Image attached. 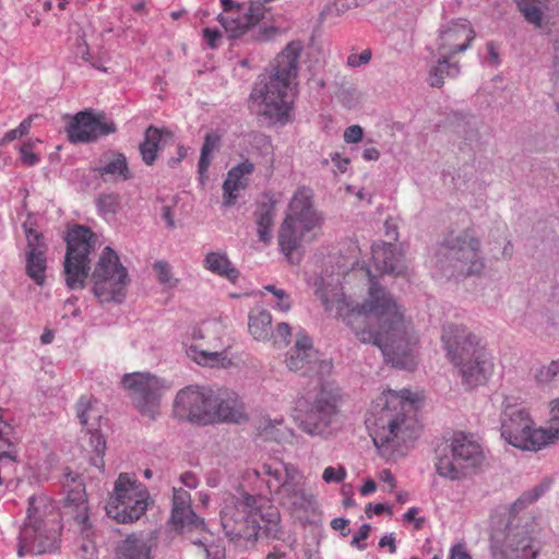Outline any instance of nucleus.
I'll use <instances>...</instances> for the list:
<instances>
[{"mask_svg": "<svg viewBox=\"0 0 559 559\" xmlns=\"http://www.w3.org/2000/svg\"><path fill=\"white\" fill-rule=\"evenodd\" d=\"M211 404L213 409H210L209 423L218 420L239 424L246 418L236 395L226 390H213Z\"/></svg>", "mask_w": 559, "mask_h": 559, "instance_id": "24", "label": "nucleus"}, {"mask_svg": "<svg viewBox=\"0 0 559 559\" xmlns=\"http://www.w3.org/2000/svg\"><path fill=\"white\" fill-rule=\"evenodd\" d=\"M93 293L100 302H121L126 296L128 271L110 247H106L92 273Z\"/></svg>", "mask_w": 559, "mask_h": 559, "instance_id": "12", "label": "nucleus"}, {"mask_svg": "<svg viewBox=\"0 0 559 559\" xmlns=\"http://www.w3.org/2000/svg\"><path fill=\"white\" fill-rule=\"evenodd\" d=\"M281 515L276 508L265 511L240 510L238 506H226L221 511V523L225 535L240 547H247L260 538L280 539Z\"/></svg>", "mask_w": 559, "mask_h": 559, "instance_id": "4", "label": "nucleus"}, {"mask_svg": "<svg viewBox=\"0 0 559 559\" xmlns=\"http://www.w3.org/2000/svg\"><path fill=\"white\" fill-rule=\"evenodd\" d=\"M550 487V483L548 480H544L536 485L534 488L524 491L512 504L510 508V512L512 514H518L520 511L524 510L526 507L537 501Z\"/></svg>", "mask_w": 559, "mask_h": 559, "instance_id": "41", "label": "nucleus"}, {"mask_svg": "<svg viewBox=\"0 0 559 559\" xmlns=\"http://www.w3.org/2000/svg\"><path fill=\"white\" fill-rule=\"evenodd\" d=\"M285 364L289 371L311 378V383L326 379L333 368L332 361L323 359L304 333L297 334L294 346L286 353Z\"/></svg>", "mask_w": 559, "mask_h": 559, "instance_id": "14", "label": "nucleus"}, {"mask_svg": "<svg viewBox=\"0 0 559 559\" xmlns=\"http://www.w3.org/2000/svg\"><path fill=\"white\" fill-rule=\"evenodd\" d=\"M255 502H257L255 497H253L251 495H245L241 500H238V501L231 502V503H227L226 506H238L240 510H246L247 512L263 511L260 508L259 509L254 508Z\"/></svg>", "mask_w": 559, "mask_h": 559, "instance_id": "57", "label": "nucleus"}, {"mask_svg": "<svg viewBox=\"0 0 559 559\" xmlns=\"http://www.w3.org/2000/svg\"><path fill=\"white\" fill-rule=\"evenodd\" d=\"M520 12L525 20L535 27H540L543 22V11L539 5L546 0H515Z\"/></svg>", "mask_w": 559, "mask_h": 559, "instance_id": "42", "label": "nucleus"}, {"mask_svg": "<svg viewBox=\"0 0 559 559\" xmlns=\"http://www.w3.org/2000/svg\"><path fill=\"white\" fill-rule=\"evenodd\" d=\"M187 354L197 364L210 367H227L231 361L226 357L225 352H207L200 349L197 345H190Z\"/></svg>", "mask_w": 559, "mask_h": 559, "instance_id": "38", "label": "nucleus"}, {"mask_svg": "<svg viewBox=\"0 0 559 559\" xmlns=\"http://www.w3.org/2000/svg\"><path fill=\"white\" fill-rule=\"evenodd\" d=\"M370 59H371V50L366 49L359 55H356V53L349 55L347 57V64L352 68H357V67L368 63L370 61Z\"/></svg>", "mask_w": 559, "mask_h": 559, "instance_id": "53", "label": "nucleus"}, {"mask_svg": "<svg viewBox=\"0 0 559 559\" xmlns=\"http://www.w3.org/2000/svg\"><path fill=\"white\" fill-rule=\"evenodd\" d=\"M338 100L347 108H353L358 104L359 93L352 86H341L336 92Z\"/></svg>", "mask_w": 559, "mask_h": 559, "instance_id": "46", "label": "nucleus"}, {"mask_svg": "<svg viewBox=\"0 0 559 559\" xmlns=\"http://www.w3.org/2000/svg\"><path fill=\"white\" fill-rule=\"evenodd\" d=\"M147 490L128 474H120L115 483V493L110 497L107 514L120 523H132L144 514L147 508Z\"/></svg>", "mask_w": 559, "mask_h": 559, "instance_id": "13", "label": "nucleus"}, {"mask_svg": "<svg viewBox=\"0 0 559 559\" xmlns=\"http://www.w3.org/2000/svg\"><path fill=\"white\" fill-rule=\"evenodd\" d=\"M203 37L211 48H216L218 47V41L222 37V33L217 28L206 27L203 29Z\"/></svg>", "mask_w": 559, "mask_h": 559, "instance_id": "58", "label": "nucleus"}, {"mask_svg": "<svg viewBox=\"0 0 559 559\" xmlns=\"http://www.w3.org/2000/svg\"><path fill=\"white\" fill-rule=\"evenodd\" d=\"M20 160L26 166L35 164V146L32 142H26L20 146Z\"/></svg>", "mask_w": 559, "mask_h": 559, "instance_id": "51", "label": "nucleus"}, {"mask_svg": "<svg viewBox=\"0 0 559 559\" xmlns=\"http://www.w3.org/2000/svg\"><path fill=\"white\" fill-rule=\"evenodd\" d=\"M254 171V164L245 159L234 166L228 173L223 183V205L229 207L235 204L238 198V191L246 189L248 180L246 176Z\"/></svg>", "mask_w": 559, "mask_h": 559, "instance_id": "28", "label": "nucleus"}, {"mask_svg": "<svg viewBox=\"0 0 559 559\" xmlns=\"http://www.w3.org/2000/svg\"><path fill=\"white\" fill-rule=\"evenodd\" d=\"M165 136H171V132L154 126H150L144 131L143 141L139 145V152L146 166H152L156 162L157 154L162 150L160 143Z\"/></svg>", "mask_w": 559, "mask_h": 559, "instance_id": "32", "label": "nucleus"}, {"mask_svg": "<svg viewBox=\"0 0 559 559\" xmlns=\"http://www.w3.org/2000/svg\"><path fill=\"white\" fill-rule=\"evenodd\" d=\"M76 415L80 424L86 429V432L90 433V445L93 448L94 452L90 462L93 466L103 469V456L106 450V441L97 428L102 418V412L97 407V402L82 396L76 403Z\"/></svg>", "mask_w": 559, "mask_h": 559, "instance_id": "21", "label": "nucleus"}, {"mask_svg": "<svg viewBox=\"0 0 559 559\" xmlns=\"http://www.w3.org/2000/svg\"><path fill=\"white\" fill-rule=\"evenodd\" d=\"M449 559H472V557L462 544H456L451 548Z\"/></svg>", "mask_w": 559, "mask_h": 559, "instance_id": "64", "label": "nucleus"}, {"mask_svg": "<svg viewBox=\"0 0 559 559\" xmlns=\"http://www.w3.org/2000/svg\"><path fill=\"white\" fill-rule=\"evenodd\" d=\"M254 217L258 225L259 240L269 242L271 239V228L274 222V203L269 201L259 204L254 212Z\"/></svg>", "mask_w": 559, "mask_h": 559, "instance_id": "37", "label": "nucleus"}, {"mask_svg": "<svg viewBox=\"0 0 559 559\" xmlns=\"http://www.w3.org/2000/svg\"><path fill=\"white\" fill-rule=\"evenodd\" d=\"M549 427L545 428L548 445L559 440V397L549 404Z\"/></svg>", "mask_w": 559, "mask_h": 559, "instance_id": "43", "label": "nucleus"}, {"mask_svg": "<svg viewBox=\"0 0 559 559\" xmlns=\"http://www.w3.org/2000/svg\"><path fill=\"white\" fill-rule=\"evenodd\" d=\"M457 147L461 152L474 151L480 140L479 131L474 121H462L456 124Z\"/></svg>", "mask_w": 559, "mask_h": 559, "instance_id": "35", "label": "nucleus"}, {"mask_svg": "<svg viewBox=\"0 0 559 559\" xmlns=\"http://www.w3.org/2000/svg\"><path fill=\"white\" fill-rule=\"evenodd\" d=\"M67 490V502L79 507L85 501V487L83 481H79L75 486L64 488Z\"/></svg>", "mask_w": 559, "mask_h": 559, "instance_id": "47", "label": "nucleus"}, {"mask_svg": "<svg viewBox=\"0 0 559 559\" xmlns=\"http://www.w3.org/2000/svg\"><path fill=\"white\" fill-rule=\"evenodd\" d=\"M274 297L276 299V302L274 305V308L276 310L287 312L292 308L289 295L284 289H280V292H277V294Z\"/></svg>", "mask_w": 559, "mask_h": 559, "instance_id": "55", "label": "nucleus"}, {"mask_svg": "<svg viewBox=\"0 0 559 559\" xmlns=\"http://www.w3.org/2000/svg\"><path fill=\"white\" fill-rule=\"evenodd\" d=\"M79 481H83L81 476L70 469H66L62 480L63 488L75 486Z\"/></svg>", "mask_w": 559, "mask_h": 559, "instance_id": "63", "label": "nucleus"}, {"mask_svg": "<svg viewBox=\"0 0 559 559\" xmlns=\"http://www.w3.org/2000/svg\"><path fill=\"white\" fill-rule=\"evenodd\" d=\"M500 431L506 442L523 451H538L548 447L545 428H536L530 413L519 404L503 406Z\"/></svg>", "mask_w": 559, "mask_h": 559, "instance_id": "11", "label": "nucleus"}, {"mask_svg": "<svg viewBox=\"0 0 559 559\" xmlns=\"http://www.w3.org/2000/svg\"><path fill=\"white\" fill-rule=\"evenodd\" d=\"M35 503V497L31 496L28 498V509H27V515L25 519V522L21 528L20 536H19V547H17V555L20 557H23L27 554H31L33 551V545L35 540V523L32 518V509Z\"/></svg>", "mask_w": 559, "mask_h": 559, "instance_id": "36", "label": "nucleus"}, {"mask_svg": "<svg viewBox=\"0 0 559 559\" xmlns=\"http://www.w3.org/2000/svg\"><path fill=\"white\" fill-rule=\"evenodd\" d=\"M370 531H371L370 524H367V523L362 524L359 528L358 534H356L353 537L350 545L359 550H365L367 545L362 544L361 542L368 538Z\"/></svg>", "mask_w": 559, "mask_h": 559, "instance_id": "52", "label": "nucleus"}, {"mask_svg": "<svg viewBox=\"0 0 559 559\" xmlns=\"http://www.w3.org/2000/svg\"><path fill=\"white\" fill-rule=\"evenodd\" d=\"M213 389L200 386H186L180 390L174 401L175 413L178 417L192 423L209 424V414L212 408Z\"/></svg>", "mask_w": 559, "mask_h": 559, "instance_id": "19", "label": "nucleus"}, {"mask_svg": "<svg viewBox=\"0 0 559 559\" xmlns=\"http://www.w3.org/2000/svg\"><path fill=\"white\" fill-rule=\"evenodd\" d=\"M349 521L344 518H335L331 521V527L335 531H340L343 537H346L349 534V530L347 528Z\"/></svg>", "mask_w": 559, "mask_h": 559, "instance_id": "62", "label": "nucleus"}, {"mask_svg": "<svg viewBox=\"0 0 559 559\" xmlns=\"http://www.w3.org/2000/svg\"><path fill=\"white\" fill-rule=\"evenodd\" d=\"M370 436L385 459L404 455L407 443L417 438L418 421L412 392L388 390L373 405Z\"/></svg>", "mask_w": 559, "mask_h": 559, "instance_id": "2", "label": "nucleus"}, {"mask_svg": "<svg viewBox=\"0 0 559 559\" xmlns=\"http://www.w3.org/2000/svg\"><path fill=\"white\" fill-rule=\"evenodd\" d=\"M249 333L257 341H269L272 335V316L262 308H253L248 316Z\"/></svg>", "mask_w": 559, "mask_h": 559, "instance_id": "33", "label": "nucleus"}, {"mask_svg": "<svg viewBox=\"0 0 559 559\" xmlns=\"http://www.w3.org/2000/svg\"><path fill=\"white\" fill-rule=\"evenodd\" d=\"M314 295L326 312L343 318L357 338L365 344L377 345L386 362L395 368L412 370L416 366L413 328L404 318L401 307L390 293L370 281L368 298L359 308L349 309L342 287L321 275L309 280Z\"/></svg>", "mask_w": 559, "mask_h": 559, "instance_id": "1", "label": "nucleus"}, {"mask_svg": "<svg viewBox=\"0 0 559 559\" xmlns=\"http://www.w3.org/2000/svg\"><path fill=\"white\" fill-rule=\"evenodd\" d=\"M204 266L212 273L226 277L235 283L239 277V272L233 266L231 262L223 252H210L204 259Z\"/></svg>", "mask_w": 559, "mask_h": 559, "instance_id": "34", "label": "nucleus"}, {"mask_svg": "<svg viewBox=\"0 0 559 559\" xmlns=\"http://www.w3.org/2000/svg\"><path fill=\"white\" fill-rule=\"evenodd\" d=\"M372 261L381 273L400 274L404 265L402 254L396 251L392 243L381 242L371 247Z\"/></svg>", "mask_w": 559, "mask_h": 559, "instance_id": "29", "label": "nucleus"}, {"mask_svg": "<svg viewBox=\"0 0 559 559\" xmlns=\"http://www.w3.org/2000/svg\"><path fill=\"white\" fill-rule=\"evenodd\" d=\"M323 216L312 204L311 190L299 188L292 198L288 212L278 230V245L290 257L302 241L311 242L323 224Z\"/></svg>", "mask_w": 559, "mask_h": 559, "instance_id": "5", "label": "nucleus"}, {"mask_svg": "<svg viewBox=\"0 0 559 559\" xmlns=\"http://www.w3.org/2000/svg\"><path fill=\"white\" fill-rule=\"evenodd\" d=\"M364 135L362 128L358 124L348 127L344 132V141L346 143H358Z\"/></svg>", "mask_w": 559, "mask_h": 559, "instance_id": "54", "label": "nucleus"}, {"mask_svg": "<svg viewBox=\"0 0 559 559\" xmlns=\"http://www.w3.org/2000/svg\"><path fill=\"white\" fill-rule=\"evenodd\" d=\"M62 516L56 502L37 497V555L56 554L60 549Z\"/></svg>", "mask_w": 559, "mask_h": 559, "instance_id": "17", "label": "nucleus"}, {"mask_svg": "<svg viewBox=\"0 0 559 559\" xmlns=\"http://www.w3.org/2000/svg\"><path fill=\"white\" fill-rule=\"evenodd\" d=\"M346 477V469L343 466H338V468H334L333 466H328L322 474V479L328 483H341Z\"/></svg>", "mask_w": 559, "mask_h": 559, "instance_id": "50", "label": "nucleus"}, {"mask_svg": "<svg viewBox=\"0 0 559 559\" xmlns=\"http://www.w3.org/2000/svg\"><path fill=\"white\" fill-rule=\"evenodd\" d=\"M455 367L462 377L463 385L467 389L486 384L493 371V364L488 359L486 352Z\"/></svg>", "mask_w": 559, "mask_h": 559, "instance_id": "25", "label": "nucleus"}, {"mask_svg": "<svg viewBox=\"0 0 559 559\" xmlns=\"http://www.w3.org/2000/svg\"><path fill=\"white\" fill-rule=\"evenodd\" d=\"M484 452L474 436L455 431L437 449L436 472L450 480H459L474 472L484 462Z\"/></svg>", "mask_w": 559, "mask_h": 559, "instance_id": "8", "label": "nucleus"}, {"mask_svg": "<svg viewBox=\"0 0 559 559\" xmlns=\"http://www.w3.org/2000/svg\"><path fill=\"white\" fill-rule=\"evenodd\" d=\"M278 502L293 512H311L316 508L314 496L307 492L299 472L275 493Z\"/></svg>", "mask_w": 559, "mask_h": 559, "instance_id": "23", "label": "nucleus"}, {"mask_svg": "<svg viewBox=\"0 0 559 559\" xmlns=\"http://www.w3.org/2000/svg\"><path fill=\"white\" fill-rule=\"evenodd\" d=\"M22 228L28 248L26 251V273L32 280H35V218L31 213H27L26 219L22 224Z\"/></svg>", "mask_w": 559, "mask_h": 559, "instance_id": "39", "label": "nucleus"}, {"mask_svg": "<svg viewBox=\"0 0 559 559\" xmlns=\"http://www.w3.org/2000/svg\"><path fill=\"white\" fill-rule=\"evenodd\" d=\"M102 165L95 170L105 180H129L132 174L128 167V160L124 154L116 151H110L103 155Z\"/></svg>", "mask_w": 559, "mask_h": 559, "instance_id": "30", "label": "nucleus"}, {"mask_svg": "<svg viewBox=\"0 0 559 559\" xmlns=\"http://www.w3.org/2000/svg\"><path fill=\"white\" fill-rule=\"evenodd\" d=\"M97 238L91 228L74 225L67 233V252L63 274L70 289H82L91 270V253L95 250Z\"/></svg>", "mask_w": 559, "mask_h": 559, "instance_id": "10", "label": "nucleus"}, {"mask_svg": "<svg viewBox=\"0 0 559 559\" xmlns=\"http://www.w3.org/2000/svg\"><path fill=\"white\" fill-rule=\"evenodd\" d=\"M475 37V33L466 20L451 21L442 26L438 37V55L451 58L457 52L465 51Z\"/></svg>", "mask_w": 559, "mask_h": 559, "instance_id": "22", "label": "nucleus"}, {"mask_svg": "<svg viewBox=\"0 0 559 559\" xmlns=\"http://www.w3.org/2000/svg\"><path fill=\"white\" fill-rule=\"evenodd\" d=\"M123 385L129 390L133 405L143 414L154 418L158 412L160 397L169 385L148 372L126 374Z\"/></svg>", "mask_w": 559, "mask_h": 559, "instance_id": "16", "label": "nucleus"}, {"mask_svg": "<svg viewBox=\"0 0 559 559\" xmlns=\"http://www.w3.org/2000/svg\"><path fill=\"white\" fill-rule=\"evenodd\" d=\"M98 211L106 214H115L120 205V198L117 193H103L96 201Z\"/></svg>", "mask_w": 559, "mask_h": 559, "instance_id": "44", "label": "nucleus"}, {"mask_svg": "<svg viewBox=\"0 0 559 559\" xmlns=\"http://www.w3.org/2000/svg\"><path fill=\"white\" fill-rule=\"evenodd\" d=\"M358 0H335L330 10L334 11L336 14L345 13L346 11L358 7Z\"/></svg>", "mask_w": 559, "mask_h": 559, "instance_id": "56", "label": "nucleus"}, {"mask_svg": "<svg viewBox=\"0 0 559 559\" xmlns=\"http://www.w3.org/2000/svg\"><path fill=\"white\" fill-rule=\"evenodd\" d=\"M67 136L70 143H91L108 134L115 133L117 127L114 121L103 114H94L92 110L79 111L67 126Z\"/></svg>", "mask_w": 559, "mask_h": 559, "instance_id": "18", "label": "nucleus"}, {"mask_svg": "<svg viewBox=\"0 0 559 559\" xmlns=\"http://www.w3.org/2000/svg\"><path fill=\"white\" fill-rule=\"evenodd\" d=\"M543 547L542 528L531 522L510 530L503 548H492L491 552L493 559H536Z\"/></svg>", "mask_w": 559, "mask_h": 559, "instance_id": "15", "label": "nucleus"}, {"mask_svg": "<svg viewBox=\"0 0 559 559\" xmlns=\"http://www.w3.org/2000/svg\"><path fill=\"white\" fill-rule=\"evenodd\" d=\"M559 373V359L542 367L536 373V380L540 383L551 381Z\"/></svg>", "mask_w": 559, "mask_h": 559, "instance_id": "48", "label": "nucleus"}, {"mask_svg": "<svg viewBox=\"0 0 559 559\" xmlns=\"http://www.w3.org/2000/svg\"><path fill=\"white\" fill-rule=\"evenodd\" d=\"M435 265L449 277L479 275L485 267L479 238L471 229L448 236L437 249Z\"/></svg>", "mask_w": 559, "mask_h": 559, "instance_id": "6", "label": "nucleus"}, {"mask_svg": "<svg viewBox=\"0 0 559 559\" xmlns=\"http://www.w3.org/2000/svg\"><path fill=\"white\" fill-rule=\"evenodd\" d=\"M302 50L300 40L288 43L270 64V72L261 74L254 84L250 99L257 114L269 124L285 123L288 120V91H292L298 76Z\"/></svg>", "mask_w": 559, "mask_h": 559, "instance_id": "3", "label": "nucleus"}, {"mask_svg": "<svg viewBox=\"0 0 559 559\" xmlns=\"http://www.w3.org/2000/svg\"><path fill=\"white\" fill-rule=\"evenodd\" d=\"M224 10L218 22L229 39L245 38L246 41H267L280 34L275 26H257L265 19V9L261 2L251 1L247 8L235 5L233 0H221Z\"/></svg>", "mask_w": 559, "mask_h": 559, "instance_id": "9", "label": "nucleus"}, {"mask_svg": "<svg viewBox=\"0 0 559 559\" xmlns=\"http://www.w3.org/2000/svg\"><path fill=\"white\" fill-rule=\"evenodd\" d=\"M190 493L182 488H174L171 521L179 528H199L204 521L199 518L190 506Z\"/></svg>", "mask_w": 559, "mask_h": 559, "instance_id": "27", "label": "nucleus"}, {"mask_svg": "<svg viewBox=\"0 0 559 559\" xmlns=\"http://www.w3.org/2000/svg\"><path fill=\"white\" fill-rule=\"evenodd\" d=\"M219 136L215 133H207L204 138L201 151L211 154L219 145Z\"/></svg>", "mask_w": 559, "mask_h": 559, "instance_id": "60", "label": "nucleus"}, {"mask_svg": "<svg viewBox=\"0 0 559 559\" xmlns=\"http://www.w3.org/2000/svg\"><path fill=\"white\" fill-rule=\"evenodd\" d=\"M41 235L37 234V284L39 283V271L44 272L46 269V258L44 257L45 246L40 241Z\"/></svg>", "mask_w": 559, "mask_h": 559, "instance_id": "59", "label": "nucleus"}, {"mask_svg": "<svg viewBox=\"0 0 559 559\" xmlns=\"http://www.w3.org/2000/svg\"><path fill=\"white\" fill-rule=\"evenodd\" d=\"M450 58L439 56L438 64L432 67L429 72V84L432 87H441L444 76H456L460 72L457 63H450Z\"/></svg>", "mask_w": 559, "mask_h": 559, "instance_id": "40", "label": "nucleus"}, {"mask_svg": "<svg viewBox=\"0 0 559 559\" xmlns=\"http://www.w3.org/2000/svg\"><path fill=\"white\" fill-rule=\"evenodd\" d=\"M292 330L288 323L282 322L278 323L275 328V331H272L271 340L276 344L278 342H283L287 345L290 341Z\"/></svg>", "mask_w": 559, "mask_h": 559, "instance_id": "49", "label": "nucleus"}, {"mask_svg": "<svg viewBox=\"0 0 559 559\" xmlns=\"http://www.w3.org/2000/svg\"><path fill=\"white\" fill-rule=\"evenodd\" d=\"M449 360L455 365L485 353L478 337L463 325L448 324L443 326L441 336Z\"/></svg>", "mask_w": 559, "mask_h": 559, "instance_id": "20", "label": "nucleus"}, {"mask_svg": "<svg viewBox=\"0 0 559 559\" xmlns=\"http://www.w3.org/2000/svg\"><path fill=\"white\" fill-rule=\"evenodd\" d=\"M152 539L144 535L131 534L120 542L116 549L117 559H151Z\"/></svg>", "mask_w": 559, "mask_h": 559, "instance_id": "31", "label": "nucleus"}, {"mask_svg": "<svg viewBox=\"0 0 559 559\" xmlns=\"http://www.w3.org/2000/svg\"><path fill=\"white\" fill-rule=\"evenodd\" d=\"M253 472L258 478L266 484L270 492L275 495L298 471L290 464L273 460L262 463Z\"/></svg>", "mask_w": 559, "mask_h": 559, "instance_id": "26", "label": "nucleus"}, {"mask_svg": "<svg viewBox=\"0 0 559 559\" xmlns=\"http://www.w3.org/2000/svg\"><path fill=\"white\" fill-rule=\"evenodd\" d=\"M340 393L334 383L326 379L312 383L296 401L295 419L308 435L321 436L337 414Z\"/></svg>", "mask_w": 559, "mask_h": 559, "instance_id": "7", "label": "nucleus"}, {"mask_svg": "<svg viewBox=\"0 0 559 559\" xmlns=\"http://www.w3.org/2000/svg\"><path fill=\"white\" fill-rule=\"evenodd\" d=\"M154 271L156 272L158 282L168 287H174L177 280H174L171 269L165 261H157L154 263Z\"/></svg>", "mask_w": 559, "mask_h": 559, "instance_id": "45", "label": "nucleus"}, {"mask_svg": "<svg viewBox=\"0 0 559 559\" xmlns=\"http://www.w3.org/2000/svg\"><path fill=\"white\" fill-rule=\"evenodd\" d=\"M211 159H212L211 154H209L204 151H201L199 164H198V173H199L200 177H203L206 175L207 169L211 164Z\"/></svg>", "mask_w": 559, "mask_h": 559, "instance_id": "61", "label": "nucleus"}]
</instances>
